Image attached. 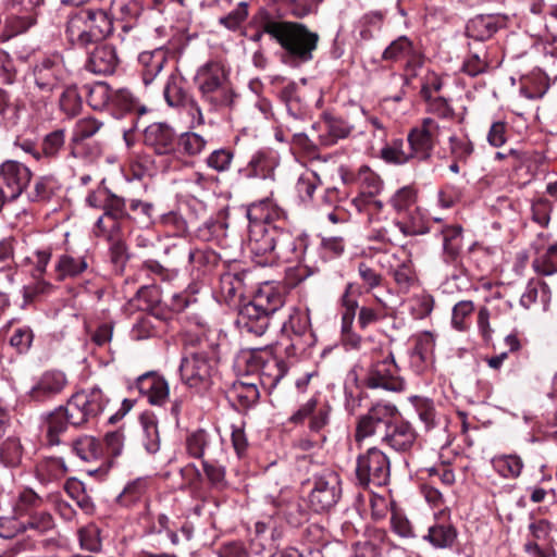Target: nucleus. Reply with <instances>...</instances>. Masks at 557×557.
I'll list each match as a JSON object with an SVG mask.
<instances>
[{"mask_svg":"<svg viewBox=\"0 0 557 557\" xmlns=\"http://www.w3.org/2000/svg\"><path fill=\"white\" fill-rule=\"evenodd\" d=\"M262 27L283 49L285 63L299 65L313 59L320 37L305 24L263 16Z\"/></svg>","mask_w":557,"mask_h":557,"instance_id":"nucleus-1","label":"nucleus"},{"mask_svg":"<svg viewBox=\"0 0 557 557\" xmlns=\"http://www.w3.org/2000/svg\"><path fill=\"white\" fill-rule=\"evenodd\" d=\"M195 82L202 101L211 111L228 107L233 102L230 69L219 60H210L198 67Z\"/></svg>","mask_w":557,"mask_h":557,"instance_id":"nucleus-2","label":"nucleus"},{"mask_svg":"<svg viewBox=\"0 0 557 557\" xmlns=\"http://www.w3.org/2000/svg\"><path fill=\"white\" fill-rule=\"evenodd\" d=\"M113 22L102 9H81L72 13L66 22L65 34L71 44L86 47L109 36Z\"/></svg>","mask_w":557,"mask_h":557,"instance_id":"nucleus-3","label":"nucleus"},{"mask_svg":"<svg viewBox=\"0 0 557 557\" xmlns=\"http://www.w3.org/2000/svg\"><path fill=\"white\" fill-rule=\"evenodd\" d=\"M67 72L62 55L55 53L44 57L33 67L35 90L39 95L38 100H32L33 106L40 110L46 107L53 91L64 82Z\"/></svg>","mask_w":557,"mask_h":557,"instance_id":"nucleus-4","label":"nucleus"},{"mask_svg":"<svg viewBox=\"0 0 557 557\" xmlns=\"http://www.w3.org/2000/svg\"><path fill=\"white\" fill-rule=\"evenodd\" d=\"M391 462L385 453L376 447L359 455L356 463V482L367 488L371 485L383 486L389 481Z\"/></svg>","mask_w":557,"mask_h":557,"instance_id":"nucleus-5","label":"nucleus"},{"mask_svg":"<svg viewBox=\"0 0 557 557\" xmlns=\"http://www.w3.org/2000/svg\"><path fill=\"white\" fill-rule=\"evenodd\" d=\"M107 403L108 399L102 391L92 387L89 391L73 394L64 407L67 410V419L71 425L81 426L102 413Z\"/></svg>","mask_w":557,"mask_h":557,"instance_id":"nucleus-6","label":"nucleus"},{"mask_svg":"<svg viewBox=\"0 0 557 557\" xmlns=\"http://www.w3.org/2000/svg\"><path fill=\"white\" fill-rule=\"evenodd\" d=\"M342 496V480L333 469H323L313 478V487L308 500L315 512L329 511Z\"/></svg>","mask_w":557,"mask_h":557,"instance_id":"nucleus-7","label":"nucleus"},{"mask_svg":"<svg viewBox=\"0 0 557 557\" xmlns=\"http://www.w3.org/2000/svg\"><path fill=\"white\" fill-rule=\"evenodd\" d=\"M308 248V236L306 234H294L278 225L273 263L277 261L289 263L308 262L310 261Z\"/></svg>","mask_w":557,"mask_h":557,"instance_id":"nucleus-8","label":"nucleus"},{"mask_svg":"<svg viewBox=\"0 0 557 557\" xmlns=\"http://www.w3.org/2000/svg\"><path fill=\"white\" fill-rule=\"evenodd\" d=\"M214 364V358L206 352H193L181 361V379L190 388H206L210 384Z\"/></svg>","mask_w":557,"mask_h":557,"instance_id":"nucleus-9","label":"nucleus"},{"mask_svg":"<svg viewBox=\"0 0 557 557\" xmlns=\"http://www.w3.org/2000/svg\"><path fill=\"white\" fill-rule=\"evenodd\" d=\"M366 384L369 388H383L391 392H401L405 388V381L399 375L398 367L391 351L371 364Z\"/></svg>","mask_w":557,"mask_h":557,"instance_id":"nucleus-10","label":"nucleus"},{"mask_svg":"<svg viewBox=\"0 0 557 557\" xmlns=\"http://www.w3.org/2000/svg\"><path fill=\"white\" fill-rule=\"evenodd\" d=\"M186 454L196 459L223 460L225 457L223 440L202 429L194 431L185 440Z\"/></svg>","mask_w":557,"mask_h":557,"instance_id":"nucleus-11","label":"nucleus"},{"mask_svg":"<svg viewBox=\"0 0 557 557\" xmlns=\"http://www.w3.org/2000/svg\"><path fill=\"white\" fill-rule=\"evenodd\" d=\"M440 134L441 127L435 120L431 117L423 119L421 124L413 127L407 136L411 156L421 161L430 159Z\"/></svg>","mask_w":557,"mask_h":557,"instance_id":"nucleus-12","label":"nucleus"},{"mask_svg":"<svg viewBox=\"0 0 557 557\" xmlns=\"http://www.w3.org/2000/svg\"><path fill=\"white\" fill-rule=\"evenodd\" d=\"M277 227V224L251 222L249 231V248L256 258H261L260 260H257L261 265L273 264Z\"/></svg>","mask_w":557,"mask_h":557,"instance_id":"nucleus-13","label":"nucleus"},{"mask_svg":"<svg viewBox=\"0 0 557 557\" xmlns=\"http://www.w3.org/2000/svg\"><path fill=\"white\" fill-rule=\"evenodd\" d=\"M396 408L391 405H374L367 414L359 419L356 441L360 442L372 435L383 436L388 421L395 418Z\"/></svg>","mask_w":557,"mask_h":557,"instance_id":"nucleus-14","label":"nucleus"},{"mask_svg":"<svg viewBox=\"0 0 557 557\" xmlns=\"http://www.w3.org/2000/svg\"><path fill=\"white\" fill-rule=\"evenodd\" d=\"M24 240L9 236L0 240V272L5 274L10 283L13 282L14 269L27 267L33 262V258L23 251Z\"/></svg>","mask_w":557,"mask_h":557,"instance_id":"nucleus-15","label":"nucleus"},{"mask_svg":"<svg viewBox=\"0 0 557 557\" xmlns=\"http://www.w3.org/2000/svg\"><path fill=\"white\" fill-rule=\"evenodd\" d=\"M67 385V377L60 370H48L40 374L28 392L30 400L47 401L61 394Z\"/></svg>","mask_w":557,"mask_h":557,"instance_id":"nucleus-16","label":"nucleus"},{"mask_svg":"<svg viewBox=\"0 0 557 557\" xmlns=\"http://www.w3.org/2000/svg\"><path fill=\"white\" fill-rule=\"evenodd\" d=\"M511 309L510 301L502 297H493L487 300L486 306L480 308L478 312V329L485 341H490L494 332L490 320L503 322L510 315Z\"/></svg>","mask_w":557,"mask_h":557,"instance_id":"nucleus-17","label":"nucleus"},{"mask_svg":"<svg viewBox=\"0 0 557 557\" xmlns=\"http://www.w3.org/2000/svg\"><path fill=\"white\" fill-rule=\"evenodd\" d=\"M381 438L395 451L406 453L416 444L417 432L409 422L393 418L388 421L386 431Z\"/></svg>","mask_w":557,"mask_h":557,"instance_id":"nucleus-18","label":"nucleus"},{"mask_svg":"<svg viewBox=\"0 0 557 557\" xmlns=\"http://www.w3.org/2000/svg\"><path fill=\"white\" fill-rule=\"evenodd\" d=\"M271 319L272 315L250 300L240 307L236 324L242 332L261 336L268 330Z\"/></svg>","mask_w":557,"mask_h":557,"instance_id":"nucleus-19","label":"nucleus"},{"mask_svg":"<svg viewBox=\"0 0 557 557\" xmlns=\"http://www.w3.org/2000/svg\"><path fill=\"white\" fill-rule=\"evenodd\" d=\"M354 284L348 283L345 287L344 293L339 298L341 304V315H342V335L343 341L348 344L351 348H358L361 343V337L352 332V324L358 308V301L351 296Z\"/></svg>","mask_w":557,"mask_h":557,"instance_id":"nucleus-20","label":"nucleus"},{"mask_svg":"<svg viewBox=\"0 0 557 557\" xmlns=\"http://www.w3.org/2000/svg\"><path fill=\"white\" fill-rule=\"evenodd\" d=\"M354 126L341 116L325 113L319 123V144L331 147L338 140L347 138Z\"/></svg>","mask_w":557,"mask_h":557,"instance_id":"nucleus-21","label":"nucleus"},{"mask_svg":"<svg viewBox=\"0 0 557 557\" xmlns=\"http://www.w3.org/2000/svg\"><path fill=\"white\" fill-rule=\"evenodd\" d=\"M282 332L295 336L302 346H311L314 343V334L311 330L309 310L293 309L288 320L282 324Z\"/></svg>","mask_w":557,"mask_h":557,"instance_id":"nucleus-22","label":"nucleus"},{"mask_svg":"<svg viewBox=\"0 0 557 557\" xmlns=\"http://www.w3.org/2000/svg\"><path fill=\"white\" fill-rule=\"evenodd\" d=\"M275 152L270 149H260L256 151L248 163L238 169V173L244 178H268L273 174L277 166Z\"/></svg>","mask_w":557,"mask_h":557,"instance_id":"nucleus-23","label":"nucleus"},{"mask_svg":"<svg viewBox=\"0 0 557 557\" xmlns=\"http://www.w3.org/2000/svg\"><path fill=\"white\" fill-rule=\"evenodd\" d=\"M140 394L147 396L153 406H162L169 398L170 388L165 379L157 372H147L138 376L136 381Z\"/></svg>","mask_w":557,"mask_h":557,"instance_id":"nucleus-24","label":"nucleus"},{"mask_svg":"<svg viewBox=\"0 0 557 557\" xmlns=\"http://www.w3.org/2000/svg\"><path fill=\"white\" fill-rule=\"evenodd\" d=\"M145 144L158 154H169L174 151L176 144L175 132L165 123H153L146 127Z\"/></svg>","mask_w":557,"mask_h":557,"instance_id":"nucleus-25","label":"nucleus"},{"mask_svg":"<svg viewBox=\"0 0 557 557\" xmlns=\"http://www.w3.org/2000/svg\"><path fill=\"white\" fill-rule=\"evenodd\" d=\"M119 64L116 50L113 46L101 44L94 48L86 62V69L100 75L112 74Z\"/></svg>","mask_w":557,"mask_h":557,"instance_id":"nucleus-26","label":"nucleus"},{"mask_svg":"<svg viewBox=\"0 0 557 557\" xmlns=\"http://www.w3.org/2000/svg\"><path fill=\"white\" fill-rule=\"evenodd\" d=\"M505 26V16L494 14L476 15L467 23L466 33L469 38L484 41Z\"/></svg>","mask_w":557,"mask_h":557,"instance_id":"nucleus-27","label":"nucleus"},{"mask_svg":"<svg viewBox=\"0 0 557 557\" xmlns=\"http://www.w3.org/2000/svg\"><path fill=\"white\" fill-rule=\"evenodd\" d=\"M356 183L360 188V194L352 200L355 208L361 212L366 203V197H375L383 189L382 178L367 165H361L356 175Z\"/></svg>","mask_w":557,"mask_h":557,"instance_id":"nucleus-28","label":"nucleus"},{"mask_svg":"<svg viewBox=\"0 0 557 557\" xmlns=\"http://www.w3.org/2000/svg\"><path fill=\"white\" fill-rule=\"evenodd\" d=\"M168 50L158 48L152 51H144L138 55V65L143 82L146 86L153 83L168 63Z\"/></svg>","mask_w":557,"mask_h":557,"instance_id":"nucleus-29","label":"nucleus"},{"mask_svg":"<svg viewBox=\"0 0 557 557\" xmlns=\"http://www.w3.org/2000/svg\"><path fill=\"white\" fill-rule=\"evenodd\" d=\"M247 215L251 222H260L262 224H274V221L287 218L286 211L270 198L252 203L248 209Z\"/></svg>","mask_w":557,"mask_h":557,"instance_id":"nucleus-30","label":"nucleus"},{"mask_svg":"<svg viewBox=\"0 0 557 557\" xmlns=\"http://www.w3.org/2000/svg\"><path fill=\"white\" fill-rule=\"evenodd\" d=\"M88 269L86 256H76L71 252H64L58 257L54 264L57 280L75 278Z\"/></svg>","mask_w":557,"mask_h":557,"instance_id":"nucleus-31","label":"nucleus"},{"mask_svg":"<svg viewBox=\"0 0 557 557\" xmlns=\"http://www.w3.org/2000/svg\"><path fill=\"white\" fill-rule=\"evenodd\" d=\"M251 301L273 317L283 307L284 295L278 286L265 282L259 287Z\"/></svg>","mask_w":557,"mask_h":557,"instance_id":"nucleus-32","label":"nucleus"},{"mask_svg":"<svg viewBox=\"0 0 557 557\" xmlns=\"http://www.w3.org/2000/svg\"><path fill=\"white\" fill-rule=\"evenodd\" d=\"M443 239V259L446 263H455L462 247V227L458 224L445 225L440 230Z\"/></svg>","mask_w":557,"mask_h":557,"instance_id":"nucleus-33","label":"nucleus"},{"mask_svg":"<svg viewBox=\"0 0 557 557\" xmlns=\"http://www.w3.org/2000/svg\"><path fill=\"white\" fill-rule=\"evenodd\" d=\"M458 536L457 529L448 521L436 522L432 524L423 540L429 542L434 548H450Z\"/></svg>","mask_w":557,"mask_h":557,"instance_id":"nucleus-34","label":"nucleus"},{"mask_svg":"<svg viewBox=\"0 0 557 557\" xmlns=\"http://www.w3.org/2000/svg\"><path fill=\"white\" fill-rule=\"evenodd\" d=\"M103 127V123L95 117L87 116L75 122L71 136V153L75 157L76 146L94 137Z\"/></svg>","mask_w":557,"mask_h":557,"instance_id":"nucleus-35","label":"nucleus"},{"mask_svg":"<svg viewBox=\"0 0 557 557\" xmlns=\"http://www.w3.org/2000/svg\"><path fill=\"white\" fill-rule=\"evenodd\" d=\"M403 253L405 259L397 264L389 263V270L393 273L394 280L399 288L408 290L416 281V272L411 261V256L407 250V246H403Z\"/></svg>","mask_w":557,"mask_h":557,"instance_id":"nucleus-36","label":"nucleus"},{"mask_svg":"<svg viewBox=\"0 0 557 557\" xmlns=\"http://www.w3.org/2000/svg\"><path fill=\"white\" fill-rule=\"evenodd\" d=\"M47 442L49 445H59L60 435L64 433L67 425H71L67 419V410L64 406H60L51 412L47 419Z\"/></svg>","mask_w":557,"mask_h":557,"instance_id":"nucleus-37","label":"nucleus"},{"mask_svg":"<svg viewBox=\"0 0 557 557\" xmlns=\"http://www.w3.org/2000/svg\"><path fill=\"white\" fill-rule=\"evenodd\" d=\"M494 470L505 479H517L523 470V461L520 456L498 455L492 459Z\"/></svg>","mask_w":557,"mask_h":557,"instance_id":"nucleus-38","label":"nucleus"},{"mask_svg":"<svg viewBox=\"0 0 557 557\" xmlns=\"http://www.w3.org/2000/svg\"><path fill=\"white\" fill-rule=\"evenodd\" d=\"M35 24L36 14L25 13V15H20V13L16 12V14L5 21L4 28L0 34V41L5 42L14 36L23 34Z\"/></svg>","mask_w":557,"mask_h":557,"instance_id":"nucleus-39","label":"nucleus"},{"mask_svg":"<svg viewBox=\"0 0 557 557\" xmlns=\"http://www.w3.org/2000/svg\"><path fill=\"white\" fill-rule=\"evenodd\" d=\"M382 58L386 61L393 62L407 60V65L409 66L411 61H413L416 58L412 42L408 37L400 36L392 41L388 47H386Z\"/></svg>","mask_w":557,"mask_h":557,"instance_id":"nucleus-40","label":"nucleus"},{"mask_svg":"<svg viewBox=\"0 0 557 557\" xmlns=\"http://www.w3.org/2000/svg\"><path fill=\"white\" fill-rule=\"evenodd\" d=\"M111 8L120 20L128 23L123 26L124 30L132 28V23L138 18L143 10L139 0H111Z\"/></svg>","mask_w":557,"mask_h":557,"instance_id":"nucleus-41","label":"nucleus"},{"mask_svg":"<svg viewBox=\"0 0 557 557\" xmlns=\"http://www.w3.org/2000/svg\"><path fill=\"white\" fill-rule=\"evenodd\" d=\"M163 95L166 103L173 108L184 107L191 99L175 75L169 76Z\"/></svg>","mask_w":557,"mask_h":557,"instance_id":"nucleus-42","label":"nucleus"},{"mask_svg":"<svg viewBox=\"0 0 557 557\" xmlns=\"http://www.w3.org/2000/svg\"><path fill=\"white\" fill-rule=\"evenodd\" d=\"M286 368L284 362L273 359L263 364L260 372V382L265 389H273L284 377Z\"/></svg>","mask_w":557,"mask_h":557,"instance_id":"nucleus-43","label":"nucleus"},{"mask_svg":"<svg viewBox=\"0 0 557 557\" xmlns=\"http://www.w3.org/2000/svg\"><path fill=\"white\" fill-rule=\"evenodd\" d=\"M72 450L84 461H92L101 456V445L92 436H83L76 440Z\"/></svg>","mask_w":557,"mask_h":557,"instance_id":"nucleus-44","label":"nucleus"},{"mask_svg":"<svg viewBox=\"0 0 557 557\" xmlns=\"http://www.w3.org/2000/svg\"><path fill=\"white\" fill-rule=\"evenodd\" d=\"M533 269L542 275L557 273V244L550 245L544 252L533 260Z\"/></svg>","mask_w":557,"mask_h":557,"instance_id":"nucleus-45","label":"nucleus"},{"mask_svg":"<svg viewBox=\"0 0 557 557\" xmlns=\"http://www.w3.org/2000/svg\"><path fill=\"white\" fill-rule=\"evenodd\" d=\"M397 221L405 237L424 235L430 232V227L417 211L409 212L408 215L397 219Z\"/></svg>","mask_w":557,"mask_h":557,"instance_id":"nucleus-46","label":"nucleus"},{"mask_svg":"<svg viewBox=\"0 0 557 557\" xmlns=\"http://www.w3.org/2000/svg\"><path fill=\"white\" fill-rule=\"evenodd\" d=\"M112 90L106 83H95L88 86L87 101L95 110H102L112 99Z\"/></svg>","mask_w":557,"mask_h":557,"instance_id":"nucleus-47","label":"nucleus"},{"mask_svg":"<svg viewBox=\"0 0 557 557\" xmlns=\"http://www.w3.org/2000/svg\"><path fill=\"white\" fill-rule=\"evenodd\" d=\"M331 408L329 406H321L312 414L309 421V430L312 434L317 435L314 438L315 444H323L326 441V434L324 432L330 421Z\"/></svg>","mask_w":557,"mask_h":557,"instance_id":"nucleus-48","label":"nucleus"},{"mask_svg":"<svg viewBox=\"0 0 557 557\" xmlns=\"http://www.w3.org/2000/svg\"><path fill=\"white\" fill-rule=\"evenodd\" d=\"M54 528V519L48 511H36L29 513L28 520L24 522L23 531H34L41 535Z\"/></svg>","mask_w":557,"mask_h":557,"instance_id":"nucleus-49","label":"nucleus"},{"mask_svg":"<svg viewBox=\"0 0 557 557\" xmlns=\"http://www.w3.org/2000/svg\"><path fill=\"white\" fill-rule=\"evenodd\" d=\"M474 311V304L471 300L458 301L451 311V326L459 332L469 329V318Z\"/></svg>","mask_w":557,"mask_h":557,"instance_id":"nucleus-50","label":"nucleus"},{"mask_svg":"<svg viewBox=\"0 0 557 557\" xmlns=\"http://www.w3.org/2000/svg\"><path fill=\"white\" fill-rule=\"evenodd\" d=\"M65 145L64 129H55L48 133L41 143V156L46 158H57Z\"/></svg>","mask_w":557,"mask_h":557,"instance_id":"nucleus-51","label":"nucleus"},{"mask_svg":"<svg viewBox=\"0 0 557 557\" xmlns=\"http://www.w3.org/2000/svg\"><path fill=\"white\" fill-rule=\"evenodd\" d=\"M178 146L183 149L185 154L194 157L205 150L207 139L196 132H186L180 136Z\"/></svg>","mask_w":557,"mask_h":557,"instance_id":"nucleus-52","label":"nucleus"},{"mask_svg":"<svg viewBox=\"0 0 557 557\" xmlns=\"http://www.w3.org/2000/svg\"><path fill=\"white\" fill-rule=\"evenodd\" d=\"M22 445L15 437H8L0 446V459L10 467H15L22 459Z\"/></svg>","mask_w":557,"mask_h":557,"instance_id":"nucleus-53","label":"nucleus"},{"mask_svg":"<svg viewBox=\"0 0 557 557\" xmlns=\"http://www.w3.org/2000/svg\"><path fill=\"white\" fill-rule=\"evenodd\" d=\"M371 238L391 245H401V247L405 246L403 244V239L405 238V236L400 232L399 223L397 220L393 221L391 224L386 226L373 230Z\"/></svg>","mask_w":557,"mask_h":557,"instance_id":"nucleus-54","label":"nucleus"},{"mask_svg":"<svg viewBox=\"0 0 557 557\" xmlns=\"http://www.w3.org/2000/svg\"><path fill=\"white\" fill-rule=\"evenodd\" d=\"M381 157L386 162L395 164H405L413 158L411 151L407 152L404 149V141L401 139L393 140L391 145L384 147L381 150Z\"/></svg>","mask_w":557,"mask_h":557,"instance_id":"nucleus-55","label":"nucleus"},{"mask_svg":"<svg viewBox=\"0 0 557 557\" xmlns=\"http://www.w3.org/2000/svg\"><path fill=\"white\" fill-rule=\"evenodd\" d=\"M320 184V178L317 173L307 171L302 173L296 183V191L302 201H310L313 198L314 191Z\"/></svg>","mask_w":557,"mask_h":557,"instance_id":"nucleus-56","label":"nucleus"},{"mask_svg":"<svg viewBox=\"0 0 557 557\" xmlns=\"http://www.w3.org/2000/svg\"><path fill=\"white\" fill-rule=\"evenodd\" d=\"M233 394L244 407H250L255 405L259 397L260 392L255 383L237 382L234 384Z\"/></svg>","mask_w":557,"mask_h":557,"instance_id":"nucleus-57","label":"nucleus"},{"mask_svg":"<svg viewBox=\"0 0 557 557\" xmlns=\"http://www.w3.org/2000/svg\"><path fill=\"white\" fill-rule=\"evenodd\" d=\"M0 116L5 126L15 125L18 119V107L9 91L0 88Z\"/></svg>","mask_w":557,"mask_h":557,"instance_id":"nucleus-58","label":"nucleus"},{"mask_svg":"<svg viewBox=\"0 0 557 557\" xmlns=\"http://www.w3.org/2000/svg\"><path fill=\"white\" fill-rule=\"evenodd\" d=\"M103 215L114 221L122 220L128 216L126 212V201L124 198L111 193L107 195V199L103 206Z\"/></svg>","mask_w":557,"mask_h":557,"instance_id":"nucleus-59","label":"nucleus"},{"mask_svg":"<svg viewBox=\"0 0 557 557\" xmlns=\"http://www.w3.org/2000/svg\"><path fill=\"white\" fill-rule=\"evenodd\" d=\"M82 108V97L75 86L66 87L60 97V109L69 116L76 115Z\"/></svg>","mask_w":557,"mask_h":557,"instance_id":"nucleus-60","label":"nucleus"},{"mask_svg":"<svg viewBox=\"0 0 557 557\" xmlns=\"http://www.w3.org/2000/svg\"><path fill=\"white\" fill-rule=\"evenodd\" d=\"M111 104L122 112H143L137 99L127 89H119L112 94Z\"/></svg>","mask_w":557,"mask_h":557,"instance_id":"nucleus-61","label":"nucleus"},{"mask_svg":"<svg viewBox=\"0 0 557 557\" xmlns=\"http://www.w3.org/2000/svg\"><path fill=\"white\" fill-rule=\"evenodd\" d=\"M416 190L411 186L399 188L391 198L392 207L398 212H407L416 203Z\"/></svg>","mask_w":557,"mask_h":557,"instance_id":"nucleus-62","label":"nucleus"},{"mask_svg":"<svg viewBox=\"0 0 557 557\" xmlns=\"http://www.w3.org/2000/svg\"><path fill=\"white\" fill-rule=\"evenodd\" d=\"M147 490V480L136 479L129 482L119 495V502L124 506H131L143 497Z\"/></svg>","mask_w":557,"mask_h":557,"instance_id":"nucleus-63","label":"nucleus"},{"mask_svg":"<svg viewBox=\"0 0 557 557\" xmlns=\"http://www.w3.org/2000/svg\"><path fill=\"white\" fill-rule=\"evenodd\" d=\"M233 159L234 154L230 149L220 148L207 157L206 164L216 172H226L230 170Z\"/></svg>","mask_w":557,"mask_h":557,"instance_id":"nucleus-64","label":"nucleus"}]
</instances>
